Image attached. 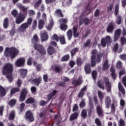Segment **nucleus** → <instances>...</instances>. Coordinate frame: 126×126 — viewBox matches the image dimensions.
<instances>
[{"label": "nucleus", "mask_w": 126, "mask_h": 126, "mask_svg": "<svg viewBox=\"0 0 126 126\" xmlns=\"http://www.w3.org/2000/svg\"><path fill=\"white\" fill-rule=\"evenodd\" d=\"M13 71V66L11 63H6L3 66L2 74L6 75V77L9 82H12L13 80V77H12Z\"/></svg>", "instance_id": "1"}, {"label": "nucleus", "mask_w": 126, "mask_h": 126, "mask_svg": "<svg viewBox=\"0 0 126 126\" xmlns=\"http://www.w3.org/2000/svg\"><path fill=\"white\" fill-rule=\"evenodd\" d=\"M102 53H97V50H93L92 51V61H91V66H95L96 63H100L102 59Z\"/></svg>", "instance_id": "2"}, {"label": "nucleus", "mask_w": 126, "mask_h": 126, "mask_svg": "<svg viewBox=\"0 0 126 126\" xmlns=\"http://www.w3.org/2000/svg\"><path fill=\"white\" fill-rule=\"evenodd\" d=\"M8 53L10 55L11 59H14L17 55H18L19 51L14 47H11L10 48L7 47L5 49V55Z\"/></svg>", "instance_id": "3"}, {"label": "nucleus", "mask_w": 126, "mask_h": 126, "mask_svg": "<svg viewBox=\"0 0 126 126\" xmlns=\"http://www.w3.org/2000/svg\"><path fill=\"white\" fill-rule=\"evenodd\" d=\"M33 47L35 50L38 51V52H39L41 55L45 56V55L47 54V51H46V50H45V48L43 47V45L40 44H37L35 45Z\"/></svg>", "instance_id": "4"}, {"label": "nucleus", "mask_w": 126, "mask_h": 126, "mask_svg": "<svg viewBox=\"0 0 126 126\" xmlns=\"http://www.w3.org/2000/svg\"><path fill=\"white\" fill-rule=\"evenodd\" d=\"M112 39H111V36L107 35L105 37L102 38L101 40V45L102 47H106V45H109L111 44Z\"/></svg>", "instance_id": "5"}, {"label": "nucleus", "mask_w": 126, "mask_h": 126, "mask_svg": "<svg viewBox=\"0 0 126 126\" xmlns=\"http://www.w3.org/2000/svg\"><path fill=\"white\" fill-rule=\"evenodd\" d=\"M103 81L105 83V86L108 93H112V85L110 83L109 79L106 77H103Z\"/></svg>", "instance_id": "6"}, {"label": "nucleus", "mask_w": 126, "mask_h": 126, "mask_svg": "<svg viewBox=\"0 0 126 126\" xmlns=\"http://www.w3.org/2000/svg\"><path fill=\"white\" fill-rule=\"evenodd\" d=\"M26 17L25 14L20 13L16 18V24H20L21 23H22V22L24 21Z\"/></svg>", "instance_id": "7"}, {"label": "nucleus", "mask_w": 126, "mask_h": 126, "mask_svg": "<svg viewBox=\"0 0 126 126\" xmlns=\"http://www.w3.org/2000/svg\"><path fill=\"white\" fill-rule=\"evenodd\" d=\"M29 26L26 23L22 24L20 27L18 28L17 31L20 33H22L23 32H26L27 29H28Z\"/></svg>", "instance_id": "8"}, {"label": "nucleus", "mask_w": 126, "mask_h": 126, "mask_svg": "<svg viewBox=\"0 0 126 126\" xmlns=\"http://www.w3.org/2000/svg\"><path fill=\"white\" fill-rule=\"evenodd\" d=\"M28 93V91H27L26 89H23L20 96V98H19L20 102H23L25 101L26 95H27Z\"/></svg>", "instance_id": "9"}, {"label": "nucleus", "mask_w": 126, "mask_h": 126, "mask_svg": "<svg viewBox=\"0 0 126 126\" xmlns=\"http://www.w3.org/2000/svg\"><path fill=\"white\" fill-rule=\"evenodd\" d=\"M25 63V59L23 58H19L15 62V65L17 67H20V66H23Z\"/></svg>", "instance_id": "10"}, {"label": "nucleus", "mask_w": 126, "mask_h": 126, "mask_svg": "<svg viewBox=\"0 0 126 126\" xmlns=\"http://www.w3.org/2000/svg\"><path fill=\"white\" fill-rule=\"evenodd\" d=\"M104 103L106 109H109L110 106H111V103H112V99L110 96L107 95L105 97Z\"/></svg>", "instance_id": "11"}, {"label": "nucleus", "mask_w": 126, "mask_h": 126, "mask_svg": "<svg viewBox=\"0 0 126 126\" xmlns=\"http://www.w3.org/2000/svg\"><path fill=\"white\" fill-rule=\"evenodd\" d=\"M10 88V87H8L5 89L2 86H0V97H4L6 95L7 91H8V89Z\"/></svg>", "instance_id": "12"}, {"label": "nucleus", "mask_w": 126, "mask_h": 126, "mask_svg": "<svg viewBox=\"0 0 126 126\" xmlns=\"http://www.w3.org/2000/svg\"><path fill=\"white\" fill-rule=\"evenodd\" d=\"M25 118L26 120L29 121L30 122H33L34 121V117H33V114L30 111H28L26 112Z\"/></svg>", "instance_id": "13"}, {"label": "nucleus", "mask_w": 126, "mask_h": 126, "mask_svg": "<svg viewBox=\"0 0 126 126\" xmlns=\"http://www.w3.org/2000/svg\"><path fill=\"white\" fill-rule=\"evenodd\" d=\"M83 81H82V77H80L77 80H74L72 81V84L74 86H78V85H81Z\"/></svg>", "instance_id": "14"}, {"label": "nucleus", "mask_w": 126, "mask_h": 126, "mask_svg": "<svg viewBox=\"0 0 126 126\" xmlns=\"http://www.w3.org/2000/svg\"><path fill=\"white\" fill-rule=\"evenodd\" d=\"M122 33V30L121 29H117L115 31L114 33V42H116V41H118V39L120 38V36H121V33Z\"/></svg>", "instance_id": "15"}, {"label": "nucleus", "mask_w": 126, "mask_h": 126, "mask_svg": "<svg viewBox=\"0 0 126 126\" xmlns=\"http://www.w3.org/2000/svg\"><path fill=\"white\" fill-rule=\"evenodd\" d=\"M40 39L41 42H44V41H47L49 39V35H48V33L46 32H41Z\"/></svg>", "instance_id": "16"}, {"label": "nucleus", "mask_w": 126, "mask_h": 126, "mask_svg": "<svg viewBox=\"0 0 126 126\" xmlns=\"http://www.w3.org/2000/svg\"><path fill=\"white\" fill-rule=\"evenodd\" d=\"M118 106V101L117 100L113 99V103L111 104V113L114 114L115 112H116V107Z\"/></svg>", "instance_id": "17"}, {"label": "nucleus", "mask_w": 126, "mask_h": 126, "mask_svg": "<svg viewBox=\"0 0 126 126\" xmlns=\"http://www.w3.org/2000/svg\"><path fill=\"white\" fill-rule=\"evenodd\" d=\"M18 72L20 73L22 78H25L26 75H27V70L25 69H20L18 70Z\"/></svg>", "instance_id": "18"}, {"label": "nucleus", "mask_w": 126, "mask_h": 126, "mask_svg": "<svg viewBox=\"0 0 126 126\" xmlns=\"http://www.w3.org/2000/svg\"><path fill=\"white\" fill-rule=\"evenodd\" d=\"M109 68V63H108V60L105 59L103 60V64L102 66L103 70H107Z\"/></svg>", "instance_id": "19"}, {"label": "nucleus", "mask_w": 126, "mask_h": 126, "mask_svg": "<svg viewBox=\"0 0 126 126\" xmlns=\"http://www.w3.org/2000/svg\"><path fill=\"white\" fill-rule=\"evenodd\" d=\"M96 112L99 117L104 116L103 114L104 112L103 111V109H102V106H97L96 107Z\"/></svg>", "instance_id": "20"}, {"label": "nucleus", "mask_w": 126, "mask_h": 126, "mask_svg": "<svg viewBox=\"0 0 126 126\" xmlns=\"http://www.w3.org/2000/svg\"><path fill=\"white\" fill-rule=\"evenodd\" d=\"M41 81H42V78H41V76H39V77L36 78V79L32 80V83H33V84L39 86V84L41 83Z\"/></svg>", "instance_id": "21"}, {"label": "nucleus", "mask_w": 126, "mask_h": 126, "mask_svg": "<svg viewBox=\"0 0 126 126\" xmlns=\"http://www.w3.org/2000/svg\"><path fill=\"white\" fill-rule=\"evenodd\" d=\"M87 90V87L85 86L83 88L81 89V91L78 94V97L79 98H83V95H84V91Z\"/></svg>", "instance_id": "22"}, {"label": "nucleus", "mask_w": 126, "mask_h": 126, "mask_svg": "<svg viewBox=\"0 0 126 126\" xmlns=\"http://www.w3.org/2000/svg\"><path fill=\"white\" fill-rule=\"evenodd\" d=\"M32 42L34 44V46L38 45L36 44L39 42V37H38V35H37V34H34L33 35L32 39Z\"/></svg>", "instance_id": "23"}, {"label": "nucleus", "mask_w": 126, "mask_h": 126, "mask_svg": "<svg viewBox=\"0 0 126 126\" xmlns=\"http://www.w3.org/2000/svg\"><path fill=\"white\" fill-rule=\"evenodd\" d=\"M115 67L111 66L110 68V72H111V76L113 79H116V78L117 77V74L115 73Z\"/></svg>", "instance_id": "24"}, {"label": "nucleus", "mask_w": 126, "mask_h": 126, "mask_svg": "<svg viewBox=\"0 0 126 126\" xmlns=\"http://www.w3.org/2000/svg\"><path fill=\"white\" fill-rule=\"evenodd\" d=\"M118 88L119 91H120V92H121V93H122L123 95H125L126 94V90H125V88H124L123 85H122V84L120 82H119L118 84Z\"/></svg>", "instance_id": "25"}, {"label": "nucleus", "mask_w": 126, "mask_h": 126, "mask_svg": "<svg viewBox=\"0 0 126 126\" xmlns=\"http://www.w3.org/2000/svg\"><path fill=\"white\" fill-rule=\"evenodd\" d=\"M85 71L87 74H89L91 72V69L90 68V64L87 63L85 66Z\"/></svg>", "instance_id": "26"}, {"label": "nucleus", "mask_w": 126, "mask_h": 126, "mask_svg": "<svg viewBox=\"0 0 126 126\" xmlns=\"http://www.w3.org/2000/svg\"><path fill=\"white\" fill-rule=\"evenodd\" d=\"M55 14L56 16H59V17H63V12L62 10L57 9L55 11Z\"/></svg>", "instance_id": "27"}, {"label": "nucleus", "mask_w": 126, "mask_h": 126, "mask_svg": "<svg viewBox=\"0 0 126 126\" xmlns=\"http://www.w3.org/2000/svg\"><path fill=\"white\" fill-rule=\"evenodd\" d=\"M104 84V82L102 81H98L97 82L98 87H99V88H100V89H102V90H104V89H105V85Z\"/></svg>", "instance_id": "28"}, {"label": "nucleus", "mask_w": 126, "mask_h": 126, "mask_svg": "<svg viewBox=\"0 0 126 126\" xmlns=\"http://www.w3.org/2000/svg\"><path fill=\"white\" fill-rule=\"evenodd\" d=\"M78 117V113L75 112L73 114L71 115L69 117L70 121H73L76 120V118Z\"/></svg>", "instance_id": "29"}, {"label": "nucleus", "mask_w": 126, "mask_h": 126, "mask_svg": "<svg viewBox=\"0 0 126 126\" xmlns=\"http://www.w3.org/2000/svg\"><path fill=\"white\" fill-rule=\"evenodd\" d=\"M14 118H15V111H12L9 113L8 119L10 121L11 120H14Z\"/></svg>", "instance_id": "30"}, {"label": "nucleus", "mask_w": 126, "mask_h": 126, "mask_svg": "<svg viewBox=\"0 0 126 126\" xmlns=\"http://www.w3.org/2000/svg\"><path fill=\"white\" fill-rule=\"evenodd\" d=\"M3 26L5 29H7L8 28V18H5L4 19Z\"/></svg>", "instance_id": "31"}, {"label": "nucleus", "mask_w": 126, "mask_h": 126, "mask_svg": "<svg viewBox=\"0 0 126 126\" xmlns=\"http://www.w3.org/2000/svg\"><path fill=\"white\" fill-rule=\"evenodd\" d=\"M114 24L113 23H111L108 27L107 29V32H109V33H111L113 32L114 30Z\"/></svg>", "instance_id": "32"}, {"label": "nucleus", "mask_w": 126, "mask_h": 126, "mask_svg": "<svg viewBox=\"0 0 126 126\" xmlns=\"http://www.w3.org/2000/svg\"><path fill=\"white\" fill-rule=\"evenodd\" d=\"M44 25H45V21L43 20H40L38 22V28L39 29H43L44 27Z\"/></svg>", "instance_id": "33"}, {"label": "nucleus", "mask_w": 126, "mask_h": 126, "mask_svg": "<svg viewBox=\"0 0 126 126\" xmlns=\"http://www.w3.org/2000/svg\"><path fill=\"white\" fill-rule=\"evenodd\" d=\"M57 93V91L53 90V92L48 95L47 99H48V102L51 100V98H53Z\"/></svg>", "instance_id": "34"}, {"label": "nucleus", "mask_w": 126, "mask_h": 126, "mask_svg": "<svg viewBox=\"0 0 126 126\" xmlns=\"http://www.w3.org/2000/svg\"><path fill=\"white\" fill-rule=\"evenodd\" d=\"M55 53V48L51 46H49L48 49V54L49 55H53Z\"/></svg>", "instance_id": "35"}, {"label": "nucleus", "mask_w": 126, "mask_h": 126, "mask_svg": "<svg viewBox=\"0 0 126 126\" xmlns=\"http://www.w3.org/2000/svg\"><path fill=\"white\" fill-rule=\"evenodd\" d=\"M83 22L85 23V24L87 25V24H88V23H89V19H88V18H85L83 20V19L80 18V22H79L80 25H82V23Z\"/></svg>", "instance_id": "36"}, {"label": "nucleus", "mask_w": 126, "mask_h": 126, "mask_svg": "<svg viewBox=\"0 0 126 126\" xmlns=\"http://www.w3.org/2000/svg\"><path fill=\"white\" fill-rule=\"evenodd\" d=\"M35 2L34 3V8H38L40 4L42 3V0H34Z\"/></svg>", "instance_id": "37"}, {"label": "nucleus", "mask_w": 126, "mask_h": 126, "mask_svg": "<svg viewBox=\"0 0 126 126\" xmlns=\"http://www.w3.org/2000/svg\"><path fill=\"white\" fill-rule=\"evenodd\" d=\"M54 70L56 72H61L63 70V68L61 66L56 65L54 67Z\"/></svg>", "instance_id": "38"}, {"label": "nucleus", "mask_w": 126, "mask_h": 126, "mask_svg": "<svg viewBox=\"0 0 126 126\" xmlns=\"http://www.w3.org/2000/svg\"><path fill=\"white\" fill-rule=\"evenodd\" d=\"M19 88H12L11 90V91H10V95H13V94H14L15 93H16V92H19Z\"/></svg>", "instance_id": "39"}, {"label": "nucleus", "mask_w": 126, "mask_h": 126, "mask_svg": "<svg viewBox=\"0 0 126 126\" xmlns=\"http://www.w3.org/2000/svg\"><path fill=\"white\" fill-rule=\"evenodd\" d=\"M66 34L68 37V39L70 41V40L71 39V38H72V31H71V30H69L67 32Z\"/></svg>", "instance_id": "40"}, {"label": "nucleus", "mask_w": 126, "mask_h": 126, "mask_svg": "<svg viewBox=\"0 0 126 126\" xmlns=\"http://www.w3.org/2000/svg\"><path fill=\"white\" fill-rule=\"evenodd\" d=\"M60 40V37L57 35V34H54L51 37V41H56L59 42Z\"/></svg>", "instance_id": "41"}, {"label": "nucleus", "mask_w": 126, "mask_h": 126, "mask_svg": "<svg viewBox=\"0 0 126 126\" xmlns=\"http://www.w3.org/2000/svg\"><path fill=\"white\" fill-rule=\"evenodd\" d=\"M54 26V21L53 20H51L50 21V24H48L47 26H46V28L48 30H51L52 29V28Z\"/></svg>", "instance_id": "42"}, {"label": "nucleus", "mask_w": 126, "mask_h": 126, "mask_svg": "<svg viewBox=\"0 0 126 126\" xmlns=\"http://www.w3.org/2000/svg\"><path fill=\"white\" fill-rule=\"evenodd\" d=\"M34 98L30 97L25 101L26 104H33L34 103Z\"/></svg>", "instance_id": "43"}, {"label": "nucleus", "mask_w": 126, "mask_h": 126, "mask_svg": "<svg viewBox=\"0 0 126 126\" xmlns=\"http://www.w3.org/2000/svg\"><path fill=\"white\" fill-rule=\"evenodd\" d=\"M15 104H16V99H12L8 102V105H9L10 107L14 106Z\"/></svg>", "instance_id": "44"}, {"label": "nucleus", "mask_w": 126, "mask_h": 126, "mask_svg": "<svg viewBox=\"0 0 126 126\" xmlns=\"http://www.w3.org/2000/svg\"><path fill=\"white\" fill-rule=\"evenodd\" d=\"M97 94H98V97L99 98V100L100 101H102V100H103V99H104V94H103V93L100 91H98L97 92Z\"/></svg>", "instance_id": "45"}, {"label": "nucleus", "mask_w": 126, "mask_h": 126, "mask_svg": "<svg viewBox=\"0 0 126 126\" xmlns=\"http://www.w3.org/2000/svg\"><path fill=\"white\" fill-rule=\"evenodd\" d=\"M116 23L117 24H118V25H120V24L122 23V16L118 15L117 16Z\"/></svg>", "instance_id": "46"}, {"label": "nucleus", "mask_w": 126, "mask_h": 126, "mask_svg": "<svg viewBox=\"0 0 126 126\" xmlns=\"http://www.w3.org/2000/svg\"><path fill=\"white\" fill-rule=\"evenodd\" d=\"M116 67L117 69H121L123 68V63L121 61L117 62L116 63Z\"/></svg>", "instance_id": "47"}, {"label": "nucleus", "mask_w": 126, "mask_h": 126, "mask_svg": "<svg viewBox=\"0 0 126 126\" xmlns=\"http://www.w3.org/2000/svg\"><path fill=\"white\" fill-rule=\"evenodd\" d=\"M73 36L75 37V38L78 37V35H79V34L78 33V32H77V29H76V28H75V27H73Z\"/></svg>", "instance_id": "48"}, {"label": "nucleus", "mask_w": 126, "mask_h": 126, "mask_svg": "<svg viewBox=\"0 0 126 126\" xmlns=\"http://www.w3.org/2000/svg\"><path fill=\"white\" fill-rule=\"evenodd\" d=\"M69 60V55H65L61 59V62H66Z\"/></svg>", "instance_id": "49"}, {"label": "nucleus", "mask_w": 126, "mask_h": 126, "mask_svg": "<svg viewBox=\"0 0 126 126\" xmlns=\"http://www.w3.org/2000/svg\"><path fill=\"white\" fill-rule=\"evenodd\" d=\"M59 40L60 41L61 44H62V45L65 44L66 42H65V39L64 38V36H60Z\"/></svg>", "instance_id": "50"}, {"label": "nucleus", "mask_w": 126, "mask_h": 126, "mask_svg": "<svg viewBox=\"0 0 126 126\" xmlns=\"http://www.w3.org/2000/svg\"><path fill=\"white\" fill-rule=\"evenodd\" d=\"M67 25H66L65 24H61L60 25V29L61 30H66L67 29Z\"/></svg>", "instance_id": "51"}, {"label": "nucleus", "mask_w": 126, "mask_h": 126, "mask_svg": "<svg viewBox=\"0 0 126 126\" xmlns=\"http://www.w3.org/2000/svg\"><path fill=\"white\" fill-rule=\"evenodd\" d=\"M37 21L36 20H34L32 24V29H33V30H35V29L37 28Z\"/></svg>", "instance_id": "52"}, {"label": "nucleus", "mask_w": 126, "mask_h": 126, "mask_svg": "<svg viewBox=\"0 0 126 126\" xmlns=\"http://www.w3.org/2000/svg\"><path fill=\"white\" fill-rule=\"evenodd\" d=\"M81 116L82 118H84V119H85V118H86V116H87V112L86 111V110L84 109L82 110Z\"/></svg>", "instance_id": "53"}, {"label": "nucleus", "mask_w": 126, "mask_h": 126, "mask_svg": "<svg viewBox=\"0 0 126 126\" xmlns=\"http://www.w3.org/2000/svg\"><path fill=\"white\" fill-rule=\"evenodd\" d=\"M90 43H91V39L87 40V42L84 44L83 47L86 48V47H89V45H90Z\"/></svg>", "instance_id": "54"}, {"label": "nucleus", "mask_w": 126, "mask_h": 126, "mask_svg": "<svg viewBox=\"0 0 126 126\" xmlns=\"http://www.w3.org/2000/svg\"><path fill=\"white\" fill-rule=\"evenodd\" d=\"M33 21V19L32 18H29L27 20V22L25 23L27 24L29 26L32 24V21Z\"/></svg>", "instance_id": "55"}, {"label": "nucleus", "mask_w": 126, "mask_h": 126, "mask_svg": "<svg viewBox=\"0 0 126 126\" xmlns=\"http://www.w3.org/2000/svg\"><path fill=\"white\" fill-rule=\"evenodd\" d=\"M92 75L93 78H94V80H95L96 77H97V71H93L92 72Z\"/></svg>", "instance_id": "56"}, {"label": "nucleus", "mask_w": 126, "mask_h": 126, "mask_svg": "<svg viewBox=\"0 0 126 126\" xmlns=\"http://www.w3.org/2000/svg\"><path fill=\"white\" fill-rule=\"evenodd\" d=\"M22 11H23L24 14H27V10L28 8L25 7L24 6H23L20 9Z\"/></svg>", "instance_id": "57"}, {"label": "nucleus", "mask_w": 126, "mask_h": 126, "mask_svg": "<svg viewBox=\"0 0 126 126\" xmlns=\"http://www.w3.org/2000/svg\"><path fill=\"white\" fill-rule=\"evenodd\" d=\"M95 123L97 126H101V121H100V119L98 118H96L95 119Z\"/></svg>", "instance_id": "58"}, {"label": "nucleus", "mask_w": 126, "mask_h": 126, "mask_svg": "<svg viewBox=\"0 0 126 126\" xmlns=\"http://www.w3.org/2000/svg\"><path fill=\"white\" fill-rule=\"evenodd\" d=\"M118 13H119V5L116 4L114 12L115 15H118Z\"/></svg>", "instance_id": "59"}, {"label": "nucleus", "mask_w": 126, "mask_h": 126, "mask_svg": "<svg viewBox=\"0 0 126 126\" xmlns=\"http://www.w3.org/2000/svg\"><path fill=\"white\" fill-rule=\"evenodd\" d=\"M25 107V104L24 103H22L20 104V113L23 112V110H24Z\"/></svg>", "instance_id": "60"}, {"label": "nucleus", "mask_w": 126, "mask_h": 126, "mask_svg": "<svg viewBox=\"0 0 126 126\" xmlns=\"http://www.w3.org/2000/svg\"><path fill=\"white\" fill-rule=\"evenodd\" d=\"M112 10H113V5L112 4H110L107 7V12H112Z\"/></svg>", "instance_id": "61"}, {"label": "nucleus", "mask_w": 126, "mask_h": 126, "mask_svg": "<svg viewBox=\"0 0 126 126\" xmlns=\"http://www.w3.org/2000/svg\"><path fill=\"white\" fill-rule=\"evenodd\" d=\"M119 126H125V121H124V120L123 119H120L119 123Z\"/></svg>", "instance_id": "62"}, {"label": "nucleus", "mask_w": 126, "mask_h": 126, "mask_svg": "<svg viewBox=\"0 0 126 126\" xmlns=\"http://www.w3.org/2000/svg\"><path fill=\"white\" fill-rule=\"evenodd\" d=\"M121 43L122 45H124V44H126V39L124 37H121Z\"/></svg>", "instance_id": "63"}, {"label": "nucleus", "mask_w": 126, "mask_h": 126, "mask_svg": "<svg viewBox=\"0 0 126 126\" xmlns=\"http://www.w3.org/2000/svg\"><path fill=\"white\" fill-rule=\"evenodd\" d=\"M76 63L77 65H81V64H82V61H81V59L79 58H77Z\"/></svg>", "instance_id": "64"}]
</instances>
